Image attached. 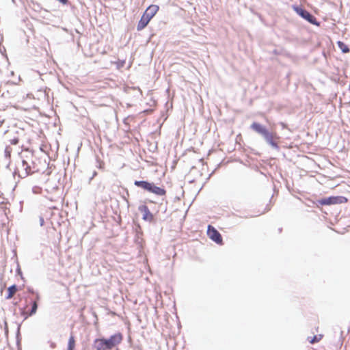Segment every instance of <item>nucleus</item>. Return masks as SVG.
Returning a JSON list of instances; mask_svg holds the SVG:
<instances>
[{
  "label": "nucleus",
  "mask_w": 350,
  "mask_h": 350,
  "mask_svg": "<svg viewBox=\"0 0 350 350\" xmlns=\"http://www.w3.org/2000/svg\"><path fill=\"white\" fill-rule=\"evenodd\" d=\"M207 234L209 238L216 243L219 244L222 243L221 235L214 227L211 225H208V226Z\"/></svg>",
  "instance_id": "9"
},
{
  "label": "nucleus",
  "mask_w": 350,
  "mask_h": 350,
  "mask_svg": "<svg viewBox=\"0 0 350 350\" xmlns=\"http://www.w3.org/2000/svg\"><path fill=\"white\" fill-rule=\"evenodd\" d=\"M97 175V172L96 171H94L93 172V174H92V176L90 178V180H92L94 178V176H96Z\"/></svg>",
  "instance_id": "22"
},
{
  "label": "nucleus",
  "mask_w": 350,
  "mask_h": 350,
  "mask_svg": "<svg viewBox=\"0 0 350 350\" xmlns=\"http://www.w3.org/2000/svg\"><path fill=\"white\" fill-rule=\"evenodd\" d=\"M347 201V199L344 196H330L317 200V204L319 205H331L342 204Z\"/></svg>",
  "instance_id": "8"
},
{
  "label": "nucleus",
  "mask_w": 350,
  "mask_h": 350,
  "mask_svg": "<svg viewBox=\"0 0 350 350\" xmlns=\"http://www.w3.org/2000/svg\"><path fill=\"white\" fill-rule=\"evenodd\" d=\"M250 128L261 135L265 141L273 148L279 150L280 147L275 141L279 139V137L275 133L269 132L265 126L255 122L251 124Z\"/></svg>",
  "instance_id": "2"
},
{
  "label": "nucleus",
  "mask_w": 350,
  "mask_h": 350,
  "mask_svg": "<svg viewBox=\"0 0 350 350\" xmlns=\"http://www.w3.org/2000/svg\"><path fill=\"white\" fill-rule=\"evenodd\" d=\"M134 185L157 196H163L166 193V191L163 188L156 186L153 183L146 180H135Z\"/></svg>",
  "instance_id": "4"
},
{
  "label": "nucleus",
  "mask_w": 350,
  "mask_h": 350,
  "mask_svg": "<svg viewBox=\"0 0 350 350\" xmlns=\"http://www.w3.org/2000/svg\"><path fill=\"white\" fill-rule=\"evenodd\" d=\"M50 347L52 348V349H54L55 347H56V345L55 342H50Z\"/></svg>",
  "instance_id": "21"
},
{
  "label": "nucleus",
  "mask_w": 350,
  "mask_h": 350,
  "mask_svg": "<svg viewBox=\"0 0 350 350\" xmlns=\"http://www.w3.org/2000/svg\"><path fill=\"white\" fill-rule=\"evenodd\" d=\"M322 338V335H319V336H314L312 337V338L310 340V342L311 344H314L315 342H319Z\"/></svg>",
  "instance_id": "15"
},
{
  "label": "nucleus",
  "mask_w": 350,
  "mask_h": 350,
  "mask_svg": "<svg viewBox=\"0 0 350 350\" xmlns=\"http://www.w3.org/2000/svg\"><path fill=\"white\" fill-rule=\"evenodd\" d=\"M17 290H18V288H17L16 285L13 284V285L10 286L8 288V293L5 298L7 299H11L13 297V295L16 293Z\"/></svg>",
  "instance_id": "11"
},
{
  "label": "nucleus",
  "mask_w": 350,
  "mask_h": 350,
  "mask_svg": "<svg viewBox=\"0 0 350 350\" xmlns=\"http://www.w3.org/2000/svg\"><path fill=\"white\" fill-rule=\"evenodd\" d=\"M38 309V304L37 302L35 301L32 303L31 310L29 313V316H32L36 313Z\"/></svg>",
  "instance_id": "14"
},
{
  "label": "nucleus",
  "mask_w": 350,
  "mask_h": 350,
  "mask_svg": "<svg viewBox=\"0 0 350 350\" xmlns=\"http://www.w3.org/2000/svg\"><path fill=\"white\" fill-rule=\"evenodd\" d=\"M18 92V87L16 84L10 83H5L0 87V93L1 96L5 98H11L14 97Z\"/></svg>",
  "instance_id": "6"
},
{
  "label": "nucleus",
  "mask_w": 350,
  "mask_h": 350,
  "mask_svg": "<svg viewBox=\"0 0 350 350\" xmlns=\"http://www.w3.org/2000/svg\"><path fill=\"white\" fill-rule=\"evenodd\" d=\"M293 8L299 16L307 21L310 24L317 26L319 25V23L317 21V18L306 10L297 5H293Z\"/></svg>",
  "instance_id": "7"
},
{
  "label": "nucleus",
  "mask_w": 350,
  "mask_h": 350,
  "mask_svg": "<svg viewBox=\"0 0 350 350\" xmlns=\"http://www.w3.org/2000/svg\"><path fill=\"white\" fill-rule=\"evenodd\" d=\"M44 219H43V217H40V226H42L44 225Z\"/></svg>",
  "instance_id": "20"
},
{
  "label": "nucleus",
  "mask_w": 350,
  "mask_h": 350,
  "mask_svg": "<svg viewBox=\"0 0 350 350\" xmlns=\"http://www.w3.org/2000/svg\"><path fill=\"white\" fill-rule=\"evenodd\" d=\"M12 152V148L10 146H6L5 148V156L6 157H10Z\"/></svg>",
  "instance_id": "17"
},
{
  "label": "nucleus",
  "mask_w": 350,
  "mask_h": 350,
  "mask_svg": "<svg viewBox=\"0 0 350 350\" xmlns=\"http://www.w3.org/2000/svg\"><path fill=\"white\" fill-rule=\"evenodd\" d=\"M159 9V8L157 5H151L148 6L139 21L137 26V29L140 31L144 29L151 18L156 14Z\"/></svg>",
  "instance_id": "5"
},
{
  "label": "nucleus",
  "mask_w": 350,
  "mask_h": 350,
  "mask_svg": "<svg viewBox=\"0 0 350 350\" xmlns=\"http://www.w3.org/2000/svg\"><path fill=\"white\" fill-rule=\"evenodd\" d=\"M10 142L12 145H16L19 142V139L18 137H14L12 139H10Z\"/></svg>",
  "instance_id": "18"
},
{
  "label": "nucleus",
  "mask_w": 350,
  "mask_h": 350,
  "mask_svg": "<svg viewBox=\"0 0 350 350\" xmlns=\"http://www.w3.org/2000/svg\"><path fill=\"white\" fill-rule=\"evenodd\" d=\"M122 340L121 334H116L110 336L108 339L101 338L96 339L94 341V347L97 350H109L111 349L118 344L120 343Z\"/></svg>",
  "instance_id": "3"
},
{
  "label": "nucleus",
  "mask_w": 350,
  "mask_h": 350,
  "mask_svg": "<svg viewBox=\"0 0 350 350\" xmlns=\"http://www.w3.org/2000/svg\"><path fill=\"white\" fill-rule=\"evenodd\" d=\"M58 1H59L61 3H62L63 5H66L68 2V0H57Z\"/></svg>",
  "instance_id": "19"
},
{
  "label": "nucleus",
  "mask_w": 350,
  "mask_h": 350,
  "mask_svg": "<svg viewBox=\"0 0 350 350\" xmlns=\"http://www.w3.org/2000/svg\"><path fill=\"white\" fill-rule=\"evenodd\" d=\"M337 44L339 49L342 51V53H348L349 51V47L344 42L338 41Z\"/></svg>",
  "instance_id": "13"
},
{
  "label": "nucleus",
  "mask_w": 350,
  "mask_h": 350,
  "mask_svg": "<svg viewBox=\"0 0 350 350\" xmlns=\"http://www.w3.org/2000/svg\"><path fill=\"white\" fill-rule=\"evenodd\" d=\"M75 345V337L71 335L68 340V350H74Z\"/></svg>",
  "instance_id": "12"
},
{
  "label": "nucleus",
  "mask_w": 350,
  "mask_h": 350,
  "mask_svg": "<svg viewBox=\"0 0 350 350\" xmlns=\"http://www.w3.org/2000/svg\"><path fill=\"white\" fill-rule=\"evenodd\" d=\"M139 211L143 213V219L149 221L153 219V215L150 213L146 205L139 206Z\"/></svg>",
  "instance_id": "10"
},
{
  "label": "nucleus",
  "mask_w": 350,
  "mask_h": 350,
  "mask_svg": "<svg viewBox=\"0 0 350 350\" xmlns=\"http://www.w3.org/2000/svg\"><path fill=\"white\" fill-rule=\"evenodd\" d=\"M31 4H32V8L35 11H39L42 9V8L39 3H35L34 1H31Z\"/></svg>",
  "instance_id": "16"
},
{
  "label": "nucleus",
  "mask_w": 350,
  "mask_h": 350,
  "mask_svg": "<svg viewBox=\"0 0 350 350\" xmlns=\"http://www.w3.org/2000/svg\"><path fill=\"white\" fill-rule=\"evenodd\" d=\"M20 157L21 165L18 167V176L23 178L36 171L33 154L31 152H27L22 153Z\"/></svg>",
  "instance_id": "1"
}]
</instances>
